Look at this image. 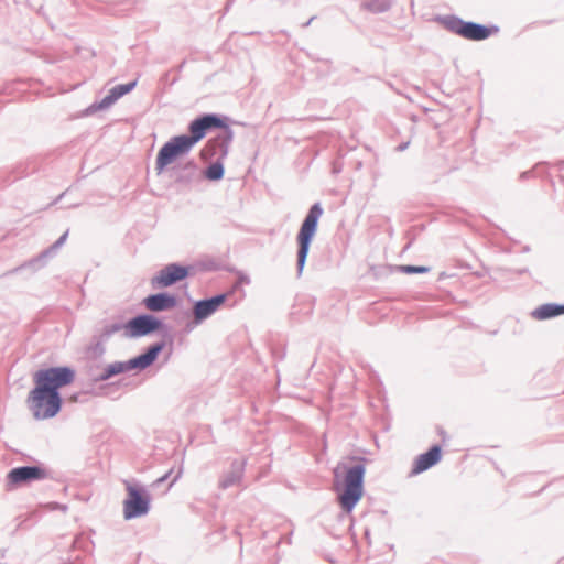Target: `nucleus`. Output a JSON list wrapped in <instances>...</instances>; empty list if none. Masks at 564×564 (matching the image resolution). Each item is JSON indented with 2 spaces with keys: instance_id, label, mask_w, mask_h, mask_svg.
<instances>
[{
  "instance_id": "nucleus-3",
  "label": "nucleus",
  "mask_w": 564,
  "mask_h": 564,
  "mask_svg": "<svg viewBox=\"0 0 564 564\" xmlns=\"http://www.w3.org/2000/svg\"><path fill=\"white\" fill-rule=\"evenodd\" d=\"M323 214V209L319 204H314L307 216L305 217L301 229L297 235L299 252H297V267L299 271L303 270L305 260L308 253L310 243L314 237L317 228V223Z\"/></svg>"
},
{
  "instance_id": "nucleus-17",
  "label": "nucleus",
  "mask_w": 564,
  "mask_h": 564,
  "mask_svg": "<svg viewBox=\"0 0 564 564\" xmlns=\"http://www.w3.org/2000/svg\"><path fill=\"white\" fill-rule=\"evenodd\" d=\"M561 314H564V305L545 304L533 312V316L538 319H546Z\"/></svg>"
},
{
  "instance_id": "nucleus-20",
  "label": "nucleus",
  "mask_w": 564,
  "mask_h": 564,
  "mask_svg": "<svg viewBox=\"0 0 564 564\" xmlns=\"http://www.w3.org/2000/svg\"><path fill=\"white\" fill-rule=\"evenodd\" d=\"M403 271L406 273H421V272H425L426 269L424 267L408 265V267L403 268Z\"/></svg>"
},
{
  "instance_id": "nucleus-21",
  "label": "nucleus",
  "mask_w": 564,
  "mask_h": 564,
  "mask_svg": "<svg viewBox=\"0 0 564 564\" xmlns=\"http://www.w3.org/2000/svg\"><path fill=\"white\" fill-rule=\"evenodd\" d=\"M120 329H121L120 325H112V326L107 327L105 329L104 335L109 336V335H111V334H113V333H116V332H118Z\"/></svg>"
},
{
  "instance_id": "nucleus-8",
  "label": "nucleus",
  "mask_w": 564,
  "mask_h": 564,
  "mask_svg": "<svg viewBox=\"0 0 564 564\" xmlns=\"http://www.w3.org/2000/svg\"><path fill=\"white\" fill-rule=\"evenodd\" d=\"M224 122L220 118L214 115H206L196 120H194L189 124L191 134L187 135V139L191 141L193 145H195L198 141H200L207 133L208 130L214 128L224 127Z\"/></svg>"
},
{
  "instance_id": "nucleus-19",
  "label": "nucleus",
  "mask_w": 564,
  "mask_h": 564,
  "mask_svg": "<svg viewBox=\"0 0 564 564\" xmlns=\"http://www.w3.org/2000/svg\"><path fill=\"white\" fill-rule=\"evenodd\" d=\"M224 175V169L220 163H214L205 171V176L210 181H218Z\"/></svg>"
},
{
  "instance_id": "nucleus-13",
  "label": "nucleus",
  "mask_w": 564,
  "mask_h": 564,
  "mask_svg": "<svg viewBox=\"0 0 564 564\" xmlns=\"http://www.w3.org/2000/svg\"><path fill=\"white\" fill-rule=\"evenodd\" d=\"M226 295L220 294L209 300L199 301L194 306V315L197 322H200L215 313L225 302Z\"/></svg>"
},
{
  "instance_id": "nucleus-14",
  "label": "nucleus",
  "mask_w": 564,
  "mask_h": 564,
  "mask_svg": "<svg viewBox=\"0 0 564 564\" xmlns=\"http://www.w3.org/2000/svg\"><path fill=\"white\" fill-rule=\"evenodd\" d=\"M148 310L153 312L163 311L175 306V299L171 295L160 293L150 295L144 300Z\"/></svg>"
},
{
  "instance_id": "nucleus-5",
  "label": "nucleus",
  "mask_w": 564,
  "mask_h": 564,
  "mask_svg": "<svg viewBox=\"0 0 564 564\" xmlns=\"http://www.w3.org/2000/svg\"><path fill=\"white\" fill-rule=\"evenodd\" d=\"M445 28L452 33L470 41H482L498 31L496 26H486L474 22H466L458 18L444 21Z\"/></svg>"
},
{
  "instance_id": "nucleus-7",
  "label": "nucleus",
  "mask_w": 564,
  "mask_h": 564,
  "mask_svg": "<svg viewBox=\"0 0 564 564\" xmlns=\"http://www.w3.org/2000/svg\"><path fill=\"white\" fill-rule=\"evenodd\" d=\"M128 498L123 502V513L126 519L140 517L148 512L149 500L142 492L130 482H126Z\"/></svg>"
},
{
  "instance_id": "nucleus-1",
  "label": "nucleus",
  "mask_w": 564,
  "mask_h": 564,
  "mask_svg": "<svg viewBox=\"0 0 564 564\" xmlns=\"http://www.w3.org/2000/svg\"><path fill=\"white\" fill-rule=\"evenodd\" d=\"M365 465L338 464L334 469L333 489L337 501L346 513H350L364 496Z\"/></svg>"
},
{
  "instance_id": "nucleus-22",
  "label": "nucleus",
  "mask_w": 564,
  "mask_h": 564,
  "mask_svg": "<svg viewBox=\"0 0 564 564\" xmlns=\"http://www.w3.org/2000/svg\"><path fill=\"white\" fill-rule=\"evenodd\" d=\"M200 155H202L203 159H207V155H208V148L207 147L202 150Z\"/></svg>"
},
{
  "instance_id": "nucleus-12",
  "label": "nucleus",
  "mask_w": 564,
  "mask_h": 564,
  "mask_svg": "<svg viewBox=\"0 0 564 564\" xmlns=\"http://www.w3.org/2000/svg\"><path fill=\"white\" fill-rule=\"evenodd\" d=\"M442 458V448L438 445L432 446L426 453L419 455L411 469V475L416 476L436 465Z\"/></svg>"
},
{
  "instance_id": "nucleus-11",
  "label": "nucleus",
  "mask_w": 564,
  "mask_h": 564,
  "mask_svg": "<svg viewBox=\"0 0 564 564\" xmlns=\"http://www.w3.org/2000/svg\"><path fill=\"white\" fill-rule=\"evenodd\" d=\"M46 476V473L43 468L37 466H24L13 468L8 474V481L12 486H19L22 484H28L34 480L43 479Z\"/></svg>"
},
{
  "instance_id": "nucleus-18",
  "label": "nucleus",
  "mask_w": 564,
  "mask_h": 564,
  "mask_svg": "<svg viewBox=\"0 0 564 564\" xmlns=\"http://www.w3.org/2000/svg\"><path fill=\"white\" fill-rule=\"evenodd\" d=\"M129 370H130L129 362H115V364L109 365L105 369V372L100 376V379L107 380L112 376H116V375H119V373H122V372H126Z\"/></svg>"
},
{
  "instance_id": "nucleus-15",
  "label": "nucleus",
  "mask_w": 564,
  "mask_h": 564,
  "mask_svg": "<svg viewBox=\"0 0 564 564\" xmlns=\"http://www.w3.org/2000/svg\"><path fill=\"white\" fill-rule=\"evenodd\" d=\"M160 350L161 346H153L145 354L129 360L130 370L135 368L144 369L149 367L156 359Z\"/></svg>"
},
{
  "instance_id": "nucleus-10",
  "label": "nucleus",
  "mask_w": 564,
  "mask_h": 564,
  "mask_svg": "<svg viewBox=\"0 0 564 564\" xmlns=\"http://www.w3.org/2000/svg\"><path fill=\"white\" fill-rule=\"evenodd\" d=\"M188 275V269L178 264H169L152 279V284L159 288L170 286Z\"/></svg>"
},
{
  "instance_id": "nucleus-16",
  "label": "nucleus",
  "mask_w": 564,
  "mask_h": 564,
  "mask_svg": "<svg viewBox=\"0 0 564 564\" xmlns=\"http://www.w3.org/2000/svg\"><path fill=\"white\" fill-rule=\"evenodd\" d=\"M135 84H137L135 82H132V83H129V84L118 85V86L113 87L109 91V94L101 100L99 107L100 108L109 107L116 100H118L120 97H122L123 95L130 93L134 88Z\"/></svg>"
},
{
  "instance_id": "nucleus-6",
  "label": "nucleus",
  "mask_w": 564,
  "mask_h": 564,
  "mask_svg": "<svg viewBox=\"0 0 564 564\" xmlns=\"http://www.w3.org/2000/svg\"><path fill=\"white\" fill-rule=\"evenodd\" d=\"M193 147L187 135L173 137L160 149L155 160L156 170L162 171L167 165L183 158Z\"/></svg>"
},
{
  "instance_id": "nucleus-4",
  "label": "nucleus",
  "mask_w": 564,
  "mask_h": 564,
  "mask_svg": "<svg viewBox=\"0 0 564 564\" xmlns=\"http://www.w3.org/2000/svg\"><path fill=\"white\" fill-rule=\"evenodd\" d=\"M75 379V371L69 367H51L36 371L33 381L36 386L58 391V389L70 384Z\"/></svg>"
},
{
  "instance_id": "nucleus-2",
  "label": "nucleus",
  "mask_w": 564,
  "mask_h": 564,
  "mask_svg": "<svg viewBox=\"0 0 564 564\" xmlns=\"http://www.w3.org/2000/svg\"><path fill=\"white\" fill-rule=\"evenodd\" d=\"M28 404L35 419L46 420L59 412L62 398L58 391H51L35 384L29 393Z\"/></svg>"
},
{
  "instance_id": "nucleus-9",
  "label": "nucleus",
  "mask_w": 564,
  "mask_h": 564,
  "mask_svg": "<svg viewBox=\"0 0 564 564\" xmlns=\"http://www.w3.org/2000/svg\"><path fill=\"white\" fill-rule=\"evenodd\" d=\"M161 323L151 315H141L129 321L124 326V334L128 337H140L159 329Z\"/></svg>"
}]
</instances>
